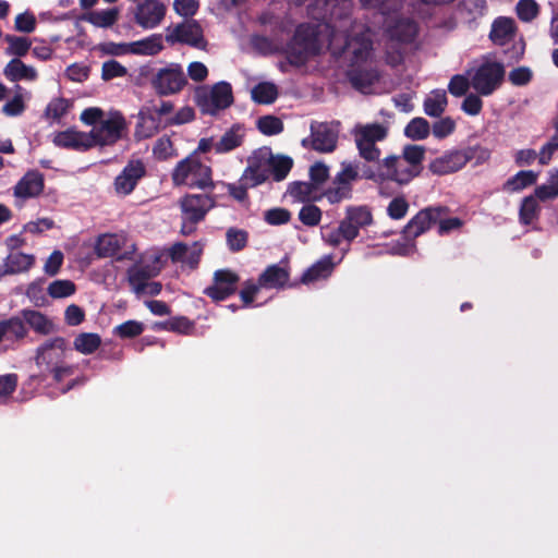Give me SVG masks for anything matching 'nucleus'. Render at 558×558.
Instances as JSON below:
<instances>
[{"mask_svg":"<svg viewBox=\"0 0 558 558\" xmlns=\"http://www.w3.org/2000/svg\"><path fill=\"white\" fill-rule=\"evenodd\" d=\"M357 178L356 167L350 161H343L341 170L332 179L331 185L322 193L311 181L290 182L287 193L298 203H313L325 197L330 204H339L352 198L353 183Z\"/></svg>","mask_w":558,"mask_h":558,"instance_id":"nucleus-1","label":"nucleus"},{"mask_svg":"<svg viewBox=\"0 0 558 558\" xmlns=\"http://www.w3.org/2000/svg\"><path fill=\"white\" fill-rule=\"evenodd\" d=\"M372 50L373 41L366 35L357 34L347 37L341 51L350 61L345 73L348 81L354 89L363 94H367L380 78L378 70L367 63Z\"/></svg>","mask_w":558,"mask_h":558,"instance_id":"nucleus-2","label":"nucleus"},{"mask_svg":"<svg viewBox=\"0 0 558 558\" xmlns=\"http://www.w3.org/2000/svg\"><path fill=\"white\" fill-rule=\"evenodd\" d=\"M283 53L292 66H303L310 58L320 53V43L317 29L311 24H300L287 43Z\"/></svg>","mask_w":558,"mask_h":558,"instance_id":"nucleus-3","label":"nucleus"},{"mask_svg":"<svg viewBox=\"0 0 558 558\" xmlns=\"http://www.w3.org/2000/svg\"><path fill=\"white\" fill-rule=\"evenodd\" d=\"M213 170L203 163L196 156L190 155L180 160L171 172L174 186L186 185L191 189L213 190Z\"/></svg>","mask_w":558,"mask_h":558,"instance_id":"nucleus-4","label":"nucleus"},{"mask_svg":"<svg viewBox=\"0 0 558 558\" xmlns=\"http://www.w3.org/2000/svg\"><path fill=\"white\" fill-rule=\"evenodd\" d=\"M194 99L202 113L209 116H216L234 101L232 86L226 81L218 82L210 88L198 86L195 89Z\"/></svg>","mask_w":558,"mask_h":558,"instance_id":"nucleus-5","label":"nucleus"},{"mask_svg":"<svg viewBox=\"0 0 558 558\" xmlns=\"http://www.w3.org/2000/svg\"><path fill=\"white\" fill-rule=\"evenodd\" d=\"M148 76L151 89L159 97L179 94L187 84L183 68L179 63H169L167 66L143 73Z\"/></svg>","mask_w":558,"mask_h":558,"instance_id":"nucleus-6","label":"nucleus"},{"mask_svg":"<svg viewBox=\"0 0 558 558\" xmlns=\"http://www.w3.org/2000/svg\"><path fill=\"white\" fill-rule=\"evenodd\" d=\"M505 75L506 70L501 62L485 61L475 70L471 85L478 95L489 96L501 86Z\"/></svg>","mask_w":558,"mask_h":558,"instance_id":"nucleus-7","label":"nucleus"},{"mask_svg":"<svg viewBox=\"0 0 558 558\" xmlns=\"http://www.w3.org/2000/svg\"><path fill=\"white\" fill-rule=\"evenodd\" d=\"M240 280V275L230 268L217 269L213 274L211 284L203 293L214 303L226 301L236 293Z\"/></svg>","mask_w":558,"mask_h":558,"instance_id":"nucleus-8","label":"nucleus"},{"mask_svg":"<svg viewBox=\"0 0 558 558\" xmlns=\"http://www.w3.org/2000/svg\"><path fill=\"white\" fill-rule=\"evenodd\" d=\"M126 130L125 118L120 112H113L107 120H101L97 126L88 133L90 145L107 146L113 145L123 137Z\"/></svg>","mask_w":558,"mask_h":558,"instance_id":"nucleus-9","label":"nucleus"},{"mask_svg":"<svg viewBox=\"0 0 558 558\" xmlns=\"http://www.w3.org/2000/svg\"><path fill=\"white\" fill-rule=\"evenodd\" d=\"M449 208L447 206H430L421 209L412 217L402 229V236L407 242H412L435 225L440 217L447 215Z\"/></svg>","mask_w":558,"mask_h":558,"instance_id":"nucleus-10","label":"nucleus"},{"mask_svg":"<svg viewBox=\"0 0 558 558\" xmlns=\"http://www.w3.org/2000/svg\"><path fill=\"white\" fill-rule=\"evenodd\" d=\"M166 41L170 45L184 44L203 49L206 46L203 28L195 20H187L177 24L172 29L167 28Z\"/></svg>","mask_w":558,"mask_h":558,"instance_id":"nucleus-11","label":"nucleus"},{"mask_svg":"<svg viewBox=\"0 0 558 558\" xmlns=\"http://www.w3.org/2000/svg\"><path fill=\"white\" fill-rule=\"evenodd\" d=\"M68 351V342L62 337L46 340L36 349L35 363L40 372L57 366L64 362Z\"/></svg>","mask_w":558,"mask_h":558,"instance_id":"nucleus-12","label":"nucleus"},{"mask_svg":"<svg viewBox=\"0 0 558 558\" xmlns=\"http://www.w3.org/2000/svg\"><path fill=\"white\" fill-rule=\"evenodd\" d=\"M182 218L191 222H201L216 206V198L209 194H185L179 201Z\"/></svg>","mask_w":558,"mask_h":558,"instance_id":"nucleus-13","label":"nucleus"},{"mask_svg":"<svg viewBox=\"0 0 558 558\" xmlns=\"http://www.w3.org/2000/svg\"><path fill=\"white\" fill-rule=\"evenodd\" d=\"M146 175V167L141 159H131L113 182L114 192L120 196L131 194L141 179Z\"/></svg>","mask_w":558,"mask_h":558,"instance_id":"nucleus-14","label":"nucleus"},{"mask_svg":"<svg viewBox=\"0 0 558 558\" xmlns=\"http://www.w3.org/2000/svg\"><path fill=\"white\" fill-rule=\"evenodd\" d=\"M269 160L268 153L255 150L247 158V166L240 177L241 181L246 182L252 187L264 184L270 177Z\"/></svg>","mask_w":558,"mask_h":558,"instance_id":"nucleus-15","label":"nucleus"},{"mask_svg":"<svg viewBox=\"0 0 558 558\" xmlns=\"http://www.w3.org/2000/svg\"><path fill=\"white\" fill-rule=\"evenodd\" d=\"M337 133L326 122L311 123V138H304L302 146H311L319 153H331L337 146Z\"/></svg>","mask_w":558,"mask_h":558,"instance_id":"nucleus-16","label":"nucleus"},{"mask_svg":"<svg viewBox=\"0 0 558 558\" xmlns=\"http://www.w3.org/2000/svg\"><path fill=\"white\" fill-rule=\"evenodd\" d=\"M383 167L386 181H392L399 185H407L421 174L402 156H387L383 159Z\"/></svg>","mask_w":558,"mask_h":558,"instance_id":"nucleus-17","label":"nucleus"},{"mask_svg":"<svg viewBox=\"0 0 558 558\" xmlns=\"http://www.w3.org/2000/svg\"><path fill=\"white\" fill-rule=\"evenodd\" d=\"M166 14V7L158 0H144L137 5L135 22L145 29L160 24Z\"/></svg>","mask_w":558,"mask_h":558,"instance_id":"nucleus-18","label":"nucleus"},{"mask_svg":"<svg viewBox=\"0 0 558 558\" xmlns=\"http://www.w3.org/2000/svg\"><path fill=\"white\" fill-rule=\"evenodd\" d=\"M45 189V178L38 170L27 171L14 186V196L27 199L39 196Z\"/></svg>","mask_w":558,"mask_h":558,"instance_id":"nucleus-19","label":"nucleus"},{"mask_svg":"<svg viewBox=\"0 0 558 558\" xmlns=\"http://www.w3.org/2000/svg\"><path fill=\"white\" fill-rule=\"evenodd\" d=\"M289 280V267L278 264L269 265L258 277L259 286L270 289L293 288L298 284L296 282L290 283Z\"/></svg>","mask_w":558,"mask_h":558,"instance_id":"nucleus-20","label":"nucleus"},{"mask_svg":"<svg viewBox=\"0 0 558 558\" xmlns=\"http://www.w3.org/2000/svg\"><path fill=\"white\" fill-rule=\"evenodd\" d=\"M52 142L57 147L77 151H85L92 148L90 136H88V133L75 131L73 129L57 132Z\"/></svg>","mask_w":558,"mask_h":558,"instance_id":"nucleus-21","label":"nucleus"},{"mask_svg":"<svg viewBox=\"0 0 558 558\" xmlns=\"http://www.w3.org/2000/svg\"><path fill=\"white\" fill-rule=\"evenodd\" d=\"M464 158L465 157L462 155L461 150H452L434 159L428 165V169L433 174L436 175L452 173L465 166Z\"/></svg>","mask_w":558,"mask_h":558,"instance_id":"nucleus-22","label":"nucleus"},{"mask_svg":"<svg viewBox=\"0 0 558 558\" xmlns=\"http://www.w3.org/2000/svg\"><path fill=\"white\" fill-rule=\"evenodd\" d=\"M161 128H163L161 120L155 117V113L150 112L147 107H143L137 114L134 137L136 141L150 138L157 134Z\"/></svg>","mask_w":558,"mask_h":558,"instance_id":"nucleus-23","label":"nucleus"},{"mask_svg":"<svg viewBox=\"0 0 558 558\" xmlns=\"http://www.w3.org/2000/svg\"><path fill=\"white\" fill-rule=\"evenodd\" d=\"M417 33L418 26L411 19H399L387 28L389 39L401 44H411Z\"/></svg>","mask_w":558,"mask_h":558,"instance_id":"nucleus-24","label":"nucleus"},{"mask_svg":"<svg viewBox=\"0 0 558 558\" xmlns=\"http://www.w3.org/2000/svg\"><path fill=\"white\" fill-rule=\"evenodd\" d=\"M35 263L34 255L11 252L0 265V277L27 271Z\"/></svg>","mask_w":558,"mask_h":558,"instance_id":"nucleus-25","label":"nucleus"},{"mask_svg":"<svg viewBox=\"0 0 558 558\" xmlns=\"http://www.w3.org/2000/svg\"><path fill=\"white\" fill-rule=\"evenodd\" d=\"M245 138V128L243 124L234 123L227 130L221 138L215 143L217 154H227L242 146Z\"/></svg>","mask_w":558,"mask_h":558,"instance_id":"nucleus-26","label":"nucleus"},{"mask_svg":"<svg viewBox=\"0 0 558 558\" xmlns=\"http://www.w3.org/2000/svg\"><path fill=\"white\" fill-rule=\"evenodd\" d=\"M28 335V329L21 316L0 320V343L4 340L20 342Z\"/></svg>","mask_w":558,"mask_h":558,"instance_id":"nucleus-27","label":"nucleus"},{"mask_svg":"<svg viewBox=\"0 0 558 558\" xmlns=\"http://www.w3.org/2000/svg\"><path fill=\"white\" fill-rule=\"evenodd\" d=\"M4 76L10 82L36 81L38 73L35 68L25 64L21 59L13 58L8 62L3 70Z\"/></svg>","mask_w":558,"mask_h":558,"instance_id":"nucleus-28","label":"nucleus"},{"mask_svg":"<svg viewBox=\"0 0 558 558\" xmlns=\"http://www.w3.org/2000/svg\"><path fill=\"white\" fill-rule=\"evenodd\" d=\"M124 240L117 234H101L96 240L95 254L99 258L113 257L120 252Z\"/></svg>","mask_w":558,"mask_h":558,"instance_id":"nucleus-29","label":"nucleus"},{"mask_svg":"<svg viewBox=\"0 0 558 558\" xmlns=\"http://www.w3.org/2000/svg\"><path fill=\"white\" fill-rule=\"evenodd\" d=\"M333 266L331 256H324L303 272L300 282L308 284L319 279H325L330 276Z\"/></svg>","mask_w":558,"mask_h":558,"instance_id":"nucleus-30","label":"nucleus"},{"mask_svg":"<svg viewBox=\"0 0 558 558\" xmlns=\"http://www.w3.org/2000/svg\"><path fill=\"white\" fill-rule=\"evenodd\" d=\"M130 53L138 56H156L165 48L161 34H153L144 39L130 43Z\"/></svg>","mask_w":558,"mask_h":558,"instance_id":"nucleus-31","label":"nucleus"},{"mask_svg":"<svg viewBox=\"0 0 558 558\" xmlns=\"http://www.w3.org/2000/svg\"><path fill=\"white\" fill-rule=\"evenodd\" d=\"M20 314L25 325H28L37 333L46 336L51 332L52 324L41 312L24 308Z\"/></svg>","mask_w":558,"mask_h":558,"instance_id":"nucleus-32","label":"nucleus"},{"mask_svg":"<svg viewBox=\"0 0 558 558\" xmlns=\"http://www.w3.org/2000/svg\"><path fill=\"white\" fill-rule=\"evenodd\" d=\"M119 19V9L111 8L101 11H89L81 16L82 21L100 28L111 27Z\"/></svg>","mask_w":558,"mask_h":558,"instance_id":"nucleus-33","label":"nucleus"},{"mask_svg":"<svg viewBox=\"0 0 558 558\" xmlns=\"http://www.w3.org/2000/svg\"><path fill=\"white\" fill-rule=\"evenodd\" d=\"M514 22L510 17H498L494 21L489 38L497 45H505L514 35Z\"/></svg>","mask_w":558,"mask_h":558,"instance_id":"nucleus-34","label":"nucleus"},{"mask_svg":"<svg viewBox=\"0 0 558 558\" xmlns=\"http://www.w3.org/2000/svg\"><path fill=\"white\" fill-rule=\"evenodd\" d=\"M538 173L532 170H521L510 177L502 185L506 192H519L536 183Z\"/></svg>","mask_w":558,"mask_h":558,"instance_id":"nucleus-35","label":"nucleus"},{"mask_svg":"<svg viewBox=\"0 0 558 558\" xmlns=\"http://www.w3.org/2000/svg\"><path fill=\"white\" fill-rule=\"evenodd\" d=\"M448 99L444 89H435L425 98L424 112L433 118H439L446 110Z\"/></svg>","mask_w":558,"mask_h":558,"instance_id":"nucleus-36","label":"nucleus"},{"mask_svg":"<svg viewBox=\"0 0 558 558\" xmlns=\"http://www.w3.org/2000/svg\"><path fill=\"white\" fill-rule=\"evenodd\" d=\"M541 206L534 196H525L519 208V222L522 226H531L539 219Z\"/></svg>","mask_w":558,"mask_h":558,"instance_id":"nucleus-37","label":"nucleus"},{"mask_svg":"<svg viewBox=\"0 0 558 558\" xmlns=\"http://www.w3.org/2000/svg\"><path fill=\"white\" fill-rule=\"evenodd\" d=\"M269 174L276 182H280L287 178L293 167V160L289 156H272L268 153Z\"/></svg>","mask_w":558,"mask_h":558,"instance_id":"nucleus-38","label":"nucleus"},{"mask_svg":"<svg viewBox=\"0 0 558 558\" xmlns=\"http://www.w3.org/2000/svg\"><path fill=\"white\" fill-rule=\"evenodd\" d=\"M72 106L73 101L71 99L64 97L52 98L44 110V118L53 122L60 121L68 114Z\"/></svg>","mask_w":558,"mask_h":558,"instance_id":"nucleus-39","label":"nucleus"},{"mask_svg":"<svg viewBox=\"0 0 558 558\" xmlns=\"http://www.w3.org/2000/svg\"><path fill=\"white\" fill-rule=\"evenodd\" d=\"M388 130L379 123H372L366 125H359L354 130V138H360L365 142H380L387 137Z\"/></svg>","mask_w":558,"mask_h":558,"instance_id":"nucleus-40","label":"nucleus"},{"mask_svg":"<svg viewBox=\"0 0 558 558\" xmlns=\"http://www.w3.org/2000/svg\"><path fill=\"white\" fill-rule=\"evenodd\" d=\"M251 95L254 102L270 105L278 98V88L271 82H262L252 88Z\"/></svg>","mask_w":558,"mask_h":558,"instance_id":"nucleus-41","label":"nucleus"},{"mask_svg":"<svg viewBox=\"0 0 558 558\" xmlns=\"http://www.w3.org/2000/svg\"><path fill=\"white\" fill-rule=\"evenodd\" d=\"M345 218L356 226L357 229L373 223V215L367 206H349L345 210Z\"/></svg>","mask_w":558,"mask_h":558,"instance_id":"nucleus-42","label":"nucleus"},{"mask_svg":"<svg viewBox=\"0 0 558 558\" xmlns=\"http://www.w3.org/2000/svg\"><path fill=\"white\" fill-rule=\"evenodd\" d=\"M430 133V125L424 118H413L404 128V135L412 141L425 140Z\"/></svg>","mask_w":558,"mask_h":558,"instance_id":"nucleus-43","label":"nucleus"},{"mask_svg":"<svg viewBox=\"0 0 558 558\" xmlns=\"http://www.w3.org/2000/svg\"><path fill=\"white\" fill-rule=\"evenodd\" d=\"M74 349L83 354L94 353L101 344L98 333L82 332L74 339Z\"/></svg>","mask_w":558,"mask_h":558,"instance_id":"nucleus-44","label":"nucleus"},{"mask_svg":"<svg viewBox=\"0 0 558 558\" xmlns=\"http://www.w3.org/2000/svg\"><path fill=\"white\" fill-rule=\"evenodd\" d=\"M14 90L15 94L13 98L7 101L1 109L2 113L7 117H19L26 109L23 97V92H25V89L21 85H15Z\"/></svg>","mask_w":558,"mask_h":558,"instance_id":"nucleus-45","label":"nucleus"},{"mask_svg":"<svg viewBox=\"0 0 558 558\" xmlns=\"http://www.w3.org/2000/svg\"><path fill=\"white\" fill-rule=\"evenodd\" d=\"M153 155L159 161L177 157L178 153L168 135L159 137L153 146Z\"/></svg>","mask_w":558,"mask_h":558,"instance_id":"nucleus-46","label":"nucleus"},{"mask_svg":"<svg viewBox=\"0 0 558 558\" xmlns=\"http://www.w3.org/2000/svg\"><path fill=\"white\" fill-rule=\"evenodd\" d=\"M425 151L424 146L408 144L403 147L401 156L412 166V168L422 173Z\"/></svg>","mask_w":558,"mask_h":558,"instance_id":"nucleus-47","label":"nucleus"},{"mask_svg":"<svg viewBox=\"0 0 558 558\" xmlns=\"http://www.w3.org/2000/svg\"><path fill=\"white\" fill-rule=\"evenodd\" d=\"M376 165L369 166V165H363V167L360 169L357 165L351 162L353 166L356 167L359 178L355 180L357 181L361 179L371 180L376 183H383L386 181L385 177V168L383 167V160L375 161Z\"/></svg>","mask_w":558,"mask_h":558,"instance_id":"nucleus-48","label":"nucleus"},{"mask_svg":"<svg viewBox=\"0 0 558 558\" xmlns=\"http://www.w3.org/2000/svg\"><path fill=\"white\" fill-rule=\"evenodd\" d=\"M4 39L9 44L5 50L7 54L15 56L19 59L26 56L32 46L31 40L26 37L7 35Z\"/></svg>","mask_w":558,"mask_h":558,"instance_id":"nucleus-49","label":"nucleus"},{"mask_svg":"<svg viewBox=\"0 0 558 558\" xmlns=\"http://www.w3.org/2000/svg\"><path fill=\"white\" fill-rule=\"evenodd\" d=\"M256 126L262 134L267 136L280 134L284 128L281 119L271 114L260 117L256 122Z\"/></svg>","mask_w":558,"mask_h":558,"instance_id":"nucleus-50","label":"nucleus"},{"mask_svg":"<svg viewBox=\"0 0 558 558\" xmlns=\"http://www.w3.org/2000/svg\"><path fill=\"white\" fill-rule=\"evenodd\" d=\"M322 209L312 203H305L299 211V219L306 227L318 226L322 220Z\"/></svg>","mask_w":558,"mask_h":558,"instance_id":"nucleus-51","label":"nucleus"},{"mask_svg":"<svg viewBox=\"0 0 558 558\" xmlns=\"http://www.w3.org/2000/svg\"><path fill=\"white\" fill-rule=\"evenodd\" d=\"M226 239L230 251L240 252L247 244L248 233L242 229L229 228L226 233Z\"/></svg>","mask_w":558,"mask_h":558,"instance_id":"nucleus-52","label":"nucleus"},{"mask_svg":"<svg viewBox=\"0 0 558 558\" xmlns=\"http://www.w3.org/2000/svg\"><path fill=\"white\" fill-rule=\"evenodd\" d=\"M515 9L518 17L525 23L532 22L539 14V5L535 0H519Z\"/></svg>","mask_w":558,"mask_h":558,"instance_id":"nucleus-53","label":"nucleus"},{"mask_svg":"<svg viewBox=\"0 0 558 558\" xmlns=\"http://www.w3.org/2000/svg\"><path fill=\"white\" fill-rule=\"evenodd\" d=\"M76 290L71 280H54L48 287V294L53 299H62L72 295Z\"/></svg>","mask_w":558,"mask_h":558,"instance_id":"nucleus-54","label":"nucleus"},{"mask_svg":"<svg viewBox=\"0 0 558 558\" xmlns=\"http://www.w3.org/2000/svg\"><path fill=\"white\" fill-rule=\"evenodd\" d=\"M144 331L142 323L136 320H126L114 328V335L122 339H132Z\"/></svg>","mask_w":558,"mask_h":558,"instance_id":"nucleus-55","label":"nucleus"},{"mask_svg":"<svg viewBox=\"0 0 558 558\" xmlns=\"http://www.w3.org/2000/svg\"><path fill=\"white\" fill-rule=\"evenodd\" d=\"M355 144L359 149V155L365 161L374 162L380 160V149L376 146L375 142H365L360 138H355Z\"/></svg>","mask_w":558,"mask_h":558,"instance_id":"nucleus-56","label":"nucleus"},{"mask_svg":"<svg viewBox=\"0 0 558 558\" xmlns=\"http://www.w3.org/2000/svg\"><path fill=\"white\" fill-rule=\"evenodd\" d=\"M126 74H128L126 68L114 59L108 60L102 63L101 78L105 82L111 81L116 77H123Z\"/></svg>","mask_w":558,"mask_h":558,"instance_id":"nucleus-57","label":"nucleus"},{"mask_svg":"<svg viewBox=\"0 0 558 558\" xmlns=\"http://www.w3.org/2000/svg\"><path fill=\"white\" fill-rule=\"evenodd\" d=\"M264 220L270 226L286 225L291 220V211L283 207H275L264 213Z\"/></svg>","mask_w":558,"mask_h":558,"instance_id":"nucleus-58","label":"nucleus"},{"mask_svg":"<svg viewBox=\"0 0 558 558\" xmlns=\"http://www.w3.org/2000/svg\"><path fill=\"white\" fill-rule=\"evenodd\" d=\"M365 9H375L387 15L400 8V0H360Z\"/></svg>","mask_w":558,"mask_h":558,"instance_id":"nucleus-59","label":"nucleus"},{"mask_svg":"<svg viewBox=\"0 0 558 558\" xmlns=\"http://www.w3.org/2000/svg\"><path fill=\"white\" fill-rule=\"evenodd\" d=\"M409 207V202L404 196H397L388 204L387 215L393 220H400L405 217Z\"/></svg>","mask_w":558,"mask_h":558,"instance_id":"nucleus-60","label":"nucleus"},{"mask_svg":"<svg viewBox=\"0 0 558 558\" xmlns=\"http://www.w3.org/2000/svg\"><path fill=\"white\" fill-rule=\"evenodd\" d=\"M461 153L465 157V165L469 161H474L475 165H480L487 161L490 157V150L480 145L466 147L462 149Z\"/></svg>","mask_w":558,"mask_h":558,"instance_id":"nucleus-61","label":"nucleus"},{"mask_svg":"<svg viewBox=\"0 0 558 558\" xmlns=\"http://www.w3.org/2000/svg\"><path fill=\"white\" fill-rule=\"evenodd\" d=\"M195 119V111L190 106H184L172 117H169L165 120L163 128L172 126V125H181L189 122H192Z\"/></svg>","mask_w":558,"mask_h":558,"instance_id":"nucleus-62","label":"nucleus"},{"mask_svg":"<svg viewBox=\"0 0 558 558\" xmlns=\"http://www.w3.org/2000/svg\"><path fill=\"white\" fill-rule=\"evenodd\" d=\"M310 181L319 190V187L329 179V168L323 162H315L311 166Z\"/></svg>","mask_w":558,"mask_h":558,"instance_id":"nucleus-63","label":"nucleus"},{"mask_svg":"<svg viewBox=\"0 0 558 558\" xmlns=\"http://www.w3.org/2000/svg\"><path fill=\"white\" fill-rule=\"evenodd\" d=\"M194 329V323L185 316H177L169 319L168 331L190 335Z\"/></svg>","mask_w":558,"mask_h":558,"instance_id":"nucleus-64","label":"nucleus"}]
</instances>
